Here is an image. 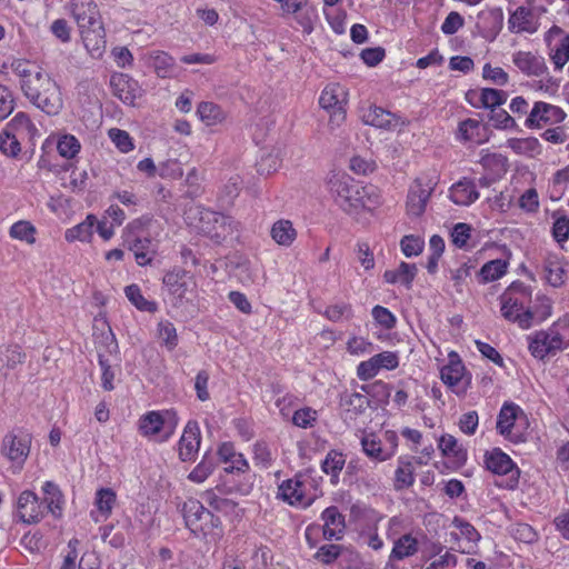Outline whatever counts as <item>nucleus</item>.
I'll return each instance as SVG.
<instances>
[{
  "label": "nucleus",
  "mask_w": 569,
  "mask_h": 569,
  "mask_svg": "<svg viewBox=\"0 0 569 569\" xmlns=\"http://www.w3.org/2000/svg\"><path fill=\"white\" fill-rule=\"evenodd\" d=\"M531 291L520 281H513L500 297L502 316L517 323L521 329H529L551 316L552 301L545 295L537 296L532 306Z\"/></svg>",
  "instance_id": "obj_1"
},
{
  "label": "nucleus",
  "mask_w": 569,
  "mask_h": 569,
  "mask_svg": "<svg viewBox=\"0 0 569 569\" xmlns=\"http://www.w3.org/2000/svg\"><path fill=\"white\" fill-rule=\"evenodd\" d=\"M326 187L333 202L349 216H358L378 203L373 186H362L343 171L330 172Z\"/></svg>",
  "instance_id": "obj_2"
},
{
  "label": "nucleus",
  "mask_w": 569,
  "mask_h": 569,
  "mask_svg": "<svg viewBox=\"0 0 569 569\" xmlns=\"http://www.w3.org/2000/svg\"><path fill=\"white\" fill-rule=\"evenodd\" d=\"M69 10L87 51L91 57L100 58L106 49V30L97 3L93 0H70Z\"/></svg>",
  "instance_id": "obj_3"
},
{
  "label": "nucleus",
  "mask_w": 569,
  "mask_h": 569,
  "mask_svg": "<svg viewBox=\"0 0 569 569\" xmlns=\"http://www.w3.org/2000/svg\"><path fill=\"white\" fill-rule=\"evenodd\" d=\"M24 97L48 116L58 114L63 106L57 82L42 71L34 80H28L21 90Z\"/></svg>",
  "instance_id": "obj_4"
},
{
  "label": "nucleus",
  "mask_w": 569,
  "mask_h": 569,
  "mask_svg": "<svg viewBox=\"0 0 569 569\" xmlns=\"http://www.w3.org/2000/svg\"><path fill=\"white\" fill-rule=\"evenodd\" d=\"M529 419L515 402L506 401L500 408V435L512 443L526 441Z\"/></svg>",
  "instance_id": "obj_5"
},
{
  "label": "nucleus",
  "mask_w": 569,
  "mask_h": 569,
  "mask_svg": "<svg viewBox=\"0 0 569 569\" xmlns=\"http://www.w3.org/2000/svg\"><path fill=\"white\" fill-rule=\"evenodd\" d=\"M174 308H182L186 303L192 301L196 289L193 277L182 268H174L168 271L162 279Z\"/></svg>",
  "instance_id": "obj_6"
},
{
  "label": "nucleus",
  "mask_w": 569,
  "mask_h": 569,
  "mask_svg": "<svg viewBox=\"0 0 569 569\" xmlns=\"http://www.w3.org/2000/svg\"><path fill=\"white\" fill-rule=\"evenodd\" d=\"M528 340L531 356L539 360H545L548 356H555L563 349L562 336L552 328L536 331L528 337Z\"/></svg>",
  "instance_id": "obj_7"
},
{
  "label": "nucleus",
  "mask_w": 569,
  "mask_h": 569,
  "mask_svg": "<svg viewBox=\"0 0 569 569\" xmlns=\"http://www.w3.org/2000/svg\"><path fill=\"white\" fill-rule=\"evenodd\" d=\"M440 378L457 396H463L471 383V376L466 372V368L456 352L449 355V363L441 368Z\"/></svg>",
  "instance_id": "obj_8"
},
{
  "label": "nucleus",
  "mask_w": 569,
  "mask_h": 569,
  "mask_svg": "<svg viewBox=\"0 0 569 569\" xmlns=\"http://www.w3.org/2000/svg\"><path fill=\"white\" fill-rule=\"evenodd\" d=\"M182 513L186 526L194 535L206 533L207 530L217 526L216 521H218V518L198 500L189 499L186 501L182 507Z\"/></svg>",
  "instance_id": "obj_9"
},
{
  "label": "nucleus",
  "mask_w": 569,
  "mask_h": 569,
  "mask_svg": "<svg viewBox=\"0 0 569 569\" xmlns=\"http://www.w3.org/2000/svg\"><path fill=\"white\" fill-rule=\"evenodd\" d=\"M31 437L29 435L18 436L12 432L7 433L1 441V453L13 468V471H20L30 453Z\"/></svg>",
  "instance_id": "obj_10"
},
{
  "label": "nucleus",
  "mask_w": 569,
  "mask_h": 569,
  "mask_svg": "<svg viewBox=\"0 0 569 569\" xmlns=\"http://www.w3.org/2000/svg\"><path fill=\"white\" fill-rule=\"evenodd\" d=\"M433 189L435 184L430 180L425 183L419 178L415 179L407 196V213L412 217H420L426 210Z\"/></svg>",
  "instance_id": "obj_11"
},
{
  "label": "nucleus",
  "mask_w": 569,
  "mask_h": 569,
  "mask_svg": "<svg viewBox=\"0 0 569 569\" xmlns=\"http://www.w3.org/2000/svg\"><path fill=\"white\" fill-rule=\"evenodd\" d=\"M201 442L200 428L197 421L190 420L183 429L178 443L179 458L181 461H193L198 455Z\"/></svg>",
  "instance_id": "obj_12"
},
{
  "label": "nucleus",
  "mask_w": 569,
  "mask_h": 569,
  "mask_svg": "<svg viewBox=\"0 0 569 569\" xmlns=\"http://www.w3.org/2000/svg\"><path fill=\"white\" fill-rule=\"evenodd\" d=\"M110 86L113 94L130 106H133L134 101L142 96V89L138 81L124 73L112 74Z\"/></svg>",
  "instance_id": "obj_13"
},
{
  "label": "nucleus",
  "mask_w": 569,
  "mask_h": 569,
  "mask_svg": "<svg viewBox=\"0 0 569 569\" xmlns=\"http://www.w3.org/2000/svg\"><path fill=\"white\" fill-rule=\"evenodd\" d=\"M46 506L30 490L21 492L18 499V516L24 523H37L44 516Z\"/></svg>",
  "instance_id": "obj_14"
},
{
  "label": "nucleus",
  "mask_w": 569,
  "mask_h": 569,
  "mask_svg": "<svg viewBox=\"0 0 569 569\" xmlns=\"http://www.w3.org/2000/svg\"><path fill=\"white\" fill-rule=\"evenodd\" d=\"M321 518L323 520V537L327 540H340L342 538L346 523L345 517L336 506L323 510Z\"/></svg>",
  "instance_id": "obj_15"
},
{
  "label": "nucleus",
  "mask_w": 569,
  "mask_h": 569,
  "mask_svg": "<svg viewBox=\"0 0 569 569\" xmlns=\"http://www.w3.org/2000/svg\"><path fill=\"white\" fill-rule=\"evenodd\" d=\"M521 471L509 455L500 450V488L515 490L518 488Z\"/></svg>",
  "instance_id": "obj_16"
},
{
  "label": "nucleus",
  "mask_w": 569,
  "mask_h": 569,
  "mask_svg": "<svg viewBox=\"0 0 569 569\" xmlns=\"http://www.w3.org/2000/svg\"><path fill=\"white\" fill-rule=\"evenodd\" d=\"M303 482L296 477L295 479H288L283 481L278 489V497L289 505H302L309 506V501H305Z\"/></svg>",
  "instance_id": "obj_17"
},
{
  "label": "nucleus",
  "mask_w": 569,
  "mask_h": 569,
  "mask_svg": "<svg viewBox=\"0 0 569 569\" xmlns=\"http://www.w3.org/2000/svg\"><path fill=\"white\" fill-rule=\"evenodd\" d=\"M513 63L525 73L529 76H541L546 72L547 67L542 57L531 52L519 51L513 56Z\"/></svg>",
  "instance_id": "obj_18"
},
{
  "label": "nucleus",
  "mask_w": 569,
  "mask_h": 569,
  "mask_svg": "<svg viewBox=\"0 0 569 569\" xmlns=\"http://www.w3.org/2000/svg\"><path fill=\"white\" fill-rule=\"evenodd\" d=\"M396 119V114L377 106H370L363 109L361 113V120L365 124L380 129H390L395 126L393 120Z\"/></svg>",
  "instance_id": "obj_19"
},
{
  "label": "nucleus",
  "mask_w": 569,
  "mask_h": 569,
  "mask_svg": "<svg viewBox=\"0 0 569 569\" xmlns=\"http://www.w3.org/2000/svg\"><path fill=\"white\" fill-rule=\"evenodd\" d=\"M452 525L459 529V533L452 532L451 536L458 540L461 538L465 541L463 546H458V550L463 553H470L475 543L480 539V535L472 525L461 518L455 517Z\"/></svg>",
  "instance_id": "obj_20"
},
{
  "label": "nucleus",
  "mask_w": 569,
  "mask_h": 569,
  "mask_svg": "<svg viewBox=\"0 0 569 569\" xmlns=\"http://www.w3.org/2000/svg\"><path fill=\"white\" fill-rule=\"evenodd\" d=\"M509 28L516 32L533 33L538 23L531 10L521 6L510 16Z\"/></svg>",
  "instance_id": "obj_21"
},
{
  "label": "nucleus",
  "mask_w": 569,
  "mask_h": 569,
  "mask_svg": "<svg viewBox=\"0 0 569 569\" xmlns=\"http://www.w3.org/2000/svg\"><path fill=\"white\" fill-rule=\"evenodd\" d=\"M478 197L479 194L473 182L467 178L458 181L450 188V199L458 206H469Z\"/></svg>",
  "instance_id": "obj_22"
},
{
  "label": "nucleus",
  "mask_w": 569,
  "mask_h": 569,
  "mask_svg": "<svg viewBox=\"0 0 569 569\" xmlns=\"http://www.w3.org/2000/svg\"><path fill=\"white\" fill-rule=\"evenodd\" d=\"M466 100L475 108L490 109L493 112L498 106V89L485 88L481 92L469 90L466 92Z\"/></svg>",
  "instance_id": "obj_23"
},
{
  "label": "nucleus",
  "mask_w": 569,
  "mask_h": 569,
  "mask_svg": "<svg viewBox=\"0 0 569 569\" xmlns=\"http://www.w3.org/2000/svg\"><path fill=\"white\" fill-rule=\"evenodd\" d=\"M6 129L8 132L13 133L21 139H32L38 133V129L24 112L16 113V116L8 122Z\"/></svg>",
  "instance_id": "obj_24"
},
{
  "label": "nucleus",
  "mask_w": 569,
  "mask_h": 569,
  "mask_svg": "<svg viewBox=\"0 0 569 569\" xmlns=\"http://www.w3.org/2000/svg\"><path fill=\"white\" fill-rule=\"evenodd\" d=\"M487 127L475 119H467L459 123L458 137L465 141L482 143L487 139Z\"/></svg>",
  "instance_id": "obj_25"
},
{
  "label": "nucleus",
  "mask_w": 569,
  "mask_h": 569,
  "mask_svg": "<svg viewBox=\"0 0 569 569\" xmlns=\"http://www.w3.org/2000/svg\"><path fill=\"white\" fill-rule=\"evenodd\" d=\"M417 266L415 263L401 262L396 270H387L383 273V279L388 283L400 282L407 288L411 287V283L417 274Z\"/></svg>",
  "instance_id": "obj_26"
},
{
  "label": "nucleus",
  "mask_w": 569,
  "mask_h": 569,
  "mask_svg": "<svg viewBox=\"0 0 569 569\" xmlns=\"http://www.w3.org/2000/svg\"><path fill=\"white\" fill-rule=\"evenodd\" d=\"M360 390L371 400V405L375 408L386 405L391 395V386L381 380L362 385Z\"/></svg>",
  "instance_id": "obj_27"
},
{
  "label": "nucleus",
  "mask_w": 569,
  "mask_h": 569,
  "mask_svg": "<svg viewBox=\"0 0 569 569\" xmlns=\"http://www.w3.org/2000/svg\"><path fill=\"white\" fill-rule=\"evenodd\" d=\"M271 238L282 247H290L297 238V231L290 220L276 221L270 231Z\"/></svg>",
  "instance_id": "obj_28"
},
{
  "label": "nucleus",
  "mask_w": 569,
  "mask_h": 569,
  "mask_svg": "<svg viewBox=\"0 0 569 569\" xmlns=\"http://www.w3.org/2000/svg\"><path fill=\"white\" fill-rule=\"evenodd\" d=\"M133 252L136 261L139 266H148L152 262L156 254L152 241L149 238L137 237L129 246Z\"/></svg>",
  "instance_id": "obj_29"
},
{
  "label": "nucleus",
  "mask_w": 569,
  "mask_h": 569,
  "mask_svg": "<svg viewBox=\"0 0 569 569\" xmlns=\"http://www.w3.org/2000/svg\"><path fill=\"white\" fill-rule=\"evenodd\" d=\"M42 490L46 495L43 503L46 509L56 518H60L62 513L63 496L56 483L52 481L44 482Z\"/></svg>",
  "instance_id": "obj_30"
},
{
  "label": "nucleus",
  "mask_w": 569,
  "mask_h": 569,
  "mask_svg": "<svg viewBox=\"0 0 569 569\" xmlns=\"http://www.w3.org/2000/svg\"><path fill=\"white\" fill-rule=\"evenodd\" d=\"M337 91L338 88L326 87L319 98V104L327 110L335 109L331 120H337L339 122L345 120L346 112L340 106L339 94Z\"/></svg>",
  "instance_id": "obj_31"
},
{
  "label": "nucleus",
  "mask_w": 569,
  "mask_h": 569,
  "mask_svg": "<svg viewBox=\"0 0 569 569\" xmlns=\"http://www.w3.org/2000/svg\"><path fill=\"white\" fill-rule=\"evenodd\" d=\"M418 551V541L407 533L397 539L390 553L391 560H402L413 556Z\"/></svg>",
  "instance_id": "obj_32"
},
{
  "label": "nucleus",
  "mask_w": 569,
  "mask_h": 569,
  "mask_svg": "<svg viewBox=\"0 0 569 569\" xmlns=\"http://www.w3.org/2000/svg\"><path fill=\"white\" fill-rule=\"evenodd\" d=\"M415 482V468L412 462L407 459H400L395 472L393 488L397 491L411 487Z\"/></svg>",
  "instance_id": "obj_33"
},
{
  "label": "nucleus",
  "mask_w": 569,
  "mask_h": 569,
  "mask_svg": "<svg viewBox=\"0 0 569 569\" xmlns=\"http://www.w3.org/2000/svg\"><path fill=\"white\" fill-rule=\"evenodd\" d=\"M439 449L443 456L455 458L459 465L465 463L467 460V450L459 446L457 439L451 435L440 437Z\"/></svg>",
  "instance_id": "obj_34"
},
{
  "label": "nucleus",
  "mask_w": 569,
  "mask_h": 569,
  "mask_svg": "<svg viewBox=\"0 0 569 569\" xmlns=\"http://www.w3.org/2000/svg\"><path fill=\"white\" fill-rule=\"evenodd\" d=\"M97 218L93 214H88L86 220L66 231V240L69 242L79 240L88 241L93 233V227Z\"/></svg>",
  "instance_id": "obj_35"
},
{
  "label": "nucleus",
  "mask_w": 569,
  "mask_h": 569,
  "mask_svg": "<svg viewBox=\"0 0 569 569\" xmlns=\"http://www.w3.org/2000/svg\"><path fill=\"white\" fill-rule=\"evenodd\" d=\"M346 463V458L342 452L330 450L321 463V469L325 473L331 476V482L337 483L339 473Z\"/></svg>",
  "instance_id": "obj_36"
},
{
  "label": "nucleus",
  "mask_w": 569,
  "mask_h": 569,
  "mask_svg": "<svg viewBox=\"0 0 569 569\" xmlns=\"http://www.w3.org/2000/svg\"><path fill=\"white\" fill-rule=\"evenodd\" d=\"M151 66L160 78H170L174 69V59L163 51L151 54Z\"/></svg>",
  "instance_id": "obj_37"
},
{
  "label": "nucleus",
  "mask_w": 569,
  "mask_h": 569,
  "mask_svg": "<svg viewBox=\"0 0 569 569\" xmlns=\"http://www.w3.org/2000/svg\"><path fill=\"white\" fill-rule=\"evenodd\" d=\"M164 423L160 412L150 411L140 418L139 430L143 436H154L160 432Z\"/></svg>",
  "instance_id": "obj_38"
},
{
  "label": "nucleus",
  "mask_w": 569,
  "mask_h": 569,
  "mask_svg": "<svg viewBox=\"0 0 569 569\" xmlns=\"http://www.w3.org/2000/svg\"><path fill=\"white\" fill-rule=\"evenodd\" d=\"M341 406L355 415L363 413L367 408L372 407L371 400L363 392H352L341 398Z\"/></svg>",
  "instance_id": "obj_39"
},
{
  "label": "nucleus",
  "mask_w": 569,
  "mask_h": 569,
  "mask_svg": "<svg viewBox=\"0 0 569 569\" xmlns=\"http://www.w3.org/2000/svg\"><path fill=\"white\" fill-rule=\"evenodd\" d=\"M569 187V164L561 170H558L549 187V194L552 201H558L562 198L566 189Z\"/></svg>",
  "instance_id": "obj_40"
},
{
  "label": "nucleus",
  "mask_w": 569,
  "mask_h": 569,
  "mask_svg": "<svg viewBox=\"0 0 569 569\" xmlns=\"http://www.w3.org/2000/svg\"><path fill=\"white\" fill-rule=\"evenodd\" d=\"M11 69L20 78L21 90H23V86L28 80H34L42 72L39 67L26 60H14L11 63Z\"/></svg>",
  "instance_id": "obj_41"
},
{
  "label": "nucleus",
  "mask_w": 569,
  "mask_h": 569,
  "mask_svg": "<svg viewBox=\"0 0 569 569\" xmlns=\"http://www.w3.org/2000/svg\"><path fill=\"white\" fill-rule=\"evenodd\" d=\"M126 297L128 300L139 310L154 312L157 310V303L154 301L147 300L137 284L127 286L124 289Z\"/></svg>",
  "instance_id": "obj_42"
},
{
  "label": "nucleus",
  "mask_w": 569,
  "mask_h": 569,
  "mask_svg": "<svg viewBox=\"0 0 569 569\" xmlns=\"http://www.w3.org/2000/svg\"><path fill=\"white\" fill-rule=\"evenodd\" d=\"M508 147H510L516 153L533 156L540 152V143L537 138H512L507 141Z\"/></svg>",
  "instance_id": "obj_43"
},
{
  "label": "nucleus",
  "mask_w": 569,
  "mask_h": 569,
  "mask_svg": "<svg viewBox=\"0 0 569 569\" xmlns=\"http://www.w3.org/2000/svg\"><path fill=\"white\" fill-rule=\"evenodd\" d=\"M547 282L559 288L566 282V270L560 262L556 260H547L543 266Z\"/></svg>",
  "instance_id": "obj_44"
},
{
  "label": "nucleus",
  "mask_w": 569,
  "mask_h": 569,
  "mask_svg": "<svg viewBox=\"0 0 569 569\" xmlns=\"http://www.w3.org/2000/svg\"><path fill=\"white\" fill-rule=\"evenodd\" d=\"M214 461L209 452H206L202 460L196 466V468L189 473L188 479L192 482H203L213 471Z\"/></svg>",
  "instance_id": "obj_45"
},
{
  "label": "nucleus",
  "mask_w": 569,
  "mask_h": 569,
  "mask_svg": "<svg viewBox=\"0 0 569 569\" xmlns=\"http://www.w3.org/2000/svg\"><path fill=\"white\" fill-rule=\"evenodd\" d=\"M26 355L19 346H8L0 350V366L8 369H14L24 361Z\"/></svg>",
  "instance_id": "obj_46"
},
{
  "label": "nucleus",
  "mask_w": 569,
  "mask_h": 569,
  "mask_svg": "<svg viewBox=\"0 0 569 569\" xmlns=\"http://www.w3.org/2000/svg\"><path fill=\"white\" fill-rule=\"evenodd\" d=\"M197 113L200 119L206 121L208 124H214L224 119V113L221 108L212 102H201L198 106Z\"/></svg>",
  "instance_id": "obj_47"
},
{
  "label": "nucleus",
  "mask_w": 569,
  "mask_h": 569,
  "mask_svg": "<svg viewBox=\"0 0 569 569\" xmlns=\"http://www.w3.org/2000/svg\"><path fill=\"white\" fill-rule=\"evenodd\" d=\"M509 535L519 542L532 543L538 539V533L528 523H513L508 528Z\"/></svg>",
  "instance_id": "obj_48"
},
{
  "label": "nucleus",
  "mask_w": 569,
  "mask_h": 569,
  "mask_svg": "<svg viewBox=\"0 0 569 569\" xmlns=\"http://www.w3.org/2000/svg\"><path fill=\"white\" fill-rule=\"evenodd\" d=\"M36 228L26 220L13 223L10 228V236L14 239L26 241L29 244L36 242Z\"/></svg>",
  "instance_id": "obj_49"
},
{
  "label": "nucleus",
  "mask_w": 569,
  "mask_h": 569,
  "mask_svg": "<svg viewBox=\"0 0 569 569\" xmlns=\"http://www.w3.org/2000/svg\"><path fill=\"white\" fill-rule=\"evenodd\" d=\"M81 149L79 140L72 134L62 136L57 143L59 154L66 159L74 158Z\"/></svg>",
  "instance_id": "obj_50"
},
{
  "label": "nucleus",
  "mask_w": 569,
  "mask_h": 569,
  "mask_svg": "<svg viewBox=\"0 0 569 569\" xmlns=\"http://www.w3.org/2000/svg\"><path fill=\"white\" fill-rule=\"evenodd\" d=\"M116 492L110 488H101L96 493V506L104 516H109L116 503Z\"/></svg>",
  "instance_id": "obj_51"
},
{
  "label": "nucleus",
  "mask_w": 569,
  "mask_h": 569,
  "mask_svg": "<svg viewBox=\"0 0 569 569\" xmlns=\"http://www.w3.org/2000/svg\"><path fill=\"white\" fill-rule=\"evenodd\" d=\"M158 337L168 350H173L178 345L177 330L168 320L158 323Z\"/></svg>",
  "instance_id": "obj_52"
},
{
  "label": "nucleus",
  "mask_w": 569,
  "mask_h": 569,
  "mask_svg": "<svg viewBox=\"0 0 569 569\" xmlns=\"http://www.w3.org/2000/svg\"><path fill=\"white\" fill-rule=\"evenodd\" d=\"M19 137L4 129L0 133V151L8 157H17L21 150Z\"/></svg>",
  "instance_id": "obj_53"
},
{
  "label": "nucleus",
  "mask_w": 569,
  "mask_h": 569,
  "mask_svg": "<svg viewBox=\"0 0 569 569\" xmlns=\"http://www.w3.org/2000/svg\"><path fill=\"white\" fill-rule=\"evenodd\" d=\"M316 420L317 411L309 407L296 410L292 416L293 425L303 429L311 428Z\"/></svg>",
  "instance_id": "obj_54"
},
{
  "label": "nucleus",
  "mask_w": 569,
  "mask_h": 569,
  "mask_svg": "<svg viewBox=\"0 0 569 569\" xmlns=\"http://www.w3.org/2000/svg\"><path fill=\"white\" fill-rule=\"evenodd\" d=\"M14 97L12 91L3 84H0V120L8 118L14 109Z\"/></svg>",
  "instance_id": "obj_55"
},
{
  "label": "nucleus",
  "mask_w": 569,
  "mask_h": 569,
  "mask_svg": "<svg viewBox=\"0 0 569 569\" xmlns=\"http://www.w3.org/2000/svg\"><path fill=\"white\" fill-rule=\"evenodd\" d=\"M551 60L556 69H562L569 60V33L561 39L558 47L551 54Z\"/></svg>",
  "instance_id": "obj_56"
},
{
  "label": "nucleus",
  "mask_w": 569,
  "mask_h": 569,
  "mask_svg": "<svg viewBox=\"0 0 569 569\" xmlns=\"http://www.w3.org/2000/svg\"><path fill=\"white\" fill-rule=\"evenodd\" d=\"M471 237V227L467 223H457L451 231V241L457 248H466Z\"/></svg>",
  "instance_id": "obj_57"
},
{
  "label": "nucleus",
  "mask_w": 569,
  "mask_h": 569,
  "mask_svg": "<svg viewBox=\"0 0 569 569\" xmlns=\"http://www.w3.org/2000/svg\"><path fill=\"white\" fill-rule=\"evenodd\" d=\"M109 137L121 152H129L133 149L132 140L127 131L112 128L109 130Z\"/></svg>",
  "instance_id": "obj_58"
},
{
  "label": "nucleus",
  "mask_w": 569,
  "mask_h": 569,
  "mask_svg": "<svg viewBox=\"0 0 569 569\" xmlns=\"http://www.w3.org/2000/svg\"><path fill=\"white\" fill-rule=\"evenodd\" d=\"M401 250L406 257L418 256L423 249V240L416 236H405L400 241Z\"/></svg>",
  "instance_id": "obj_59"
},
{
  "label": "nucleus",
  "mask_w": 569,
  "mask_h": 569,
  "mask_svg": "<svg viewBox=\"0 0 569 569\" xmlns=\"http://www.w3.org/2000/svg\"><path fill=\"white\" fill-rule=\"evenodd\" d=\"M372 317L378 325L387 330L392 329L396 326V317L389 309L385 307H373Z\"/></svg>",
  "instance_id": "obj_60"
},
{
  "label": "nucleus",
  "mask_w": 569,
  "mask_h": 569,
  "mask_svg": "<svg viewBox=\"0 0 569 569\" xmlns=\"http://www.w3.org/2000/svg\"><path fill=\"white\" fill-rule=\"evenodd\" d=\"M158 174L161 178L177 179L182 177V169L178 160L169 159L158 166Z\"/></svg>",
  "instance_id": "obj_61"
},
{
  "label": "nucleus",
  "mask_w": 569,
  "mask_h": 569,
  "mask_svg": "<svg viewBox=\"0 0 569 569\" xmlns=\"http://www.w3.org/2000/svg\"><path fill=\"white\" fill-rule=\"evenodd\" d=\"M253 460L256 465L268 468L271 465V452L264 442H257L253 447Z\"/></svg>",
  "instance_id": "obj_62"
},
{
  "label": "nucleus",
  "mask_w": 569,
  "mask_h": 569,
  "mask_svg": "<svg viewBox=\"0 0 569 569\" xmlns=\"http://www.w3.org/2000/svg\"><path fill=\"white\" fill-rule=\"evenodd\" d=\"M378 366V369L393 370L398 367V356L391 351H383L372 357Z\"/></svg>",
  "instance_id": "obj_63"
},
{
  "label": "nucleus",
  "mask_w": 569,
  "mask_h": 569,
  "mask_svg": "<svg viewBox=\"0 0 569 569\" xmlns=\"http://www.w3.org/2000/svg\"><path fill=\"white\" fill-rule=\"evenodd\" d=\"M552 236L557 242L566 241L569 237V218L560 217L553 222Z\"/></svg>",
  "instance_id": "obj_64"
}]
</instances>
